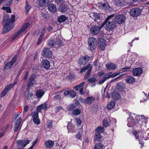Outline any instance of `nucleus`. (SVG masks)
<instances>
[{
	"mask_svg": "<svg viewBox=\"0 0 149 149\" xmlns=\"http://www.w3.org/2000/svg\"><path fill=\"white\" fill-rule=\"evenodd\" d=\"M15 16L12 15L11 19H9V16L7 14L4 15L3 17V24L4 25L2 31V33L5 34L11 30L14 26V21Z\"/></svg>",
	"mask_w": 149,
	"mask_h": 149,
	"instance_id": "f257e3e1",
	"label": "nucleus"
},
{
	"mask_svg": "<svg viewBox=\"0 0 149 149\" xmlns=\"http://www.w3.org/2000/svg\"><path fill=\"white\" fill-rule=\"evenodd\" d=\"M114 15H112L108 16L101 26V27L105 25V26L110 30L114 29L116 27L115 22L112 21V18L113 17Z\"/></svg>",
	"mask_w": 149,
	"mask_h": 149,
	"instance_id": "f03ea898",
	"label": "nucleus"
},
{
	"mask_svg": "<svg viewBox=\"0 0 149 149\" xmlns=\"http://www.w3.org/2000/svg\"><path fill=\"white\" fill-rule=\"evenodd\" d=\"M36 78V75L35 74H32L28 80V81L26 86V89L29 90L31 88L33 87L34 84H36L35 79Z\"/></svg>",
	"mask_w": 149,
	"mask_h": 149,
	"instance_id": "7ed1b4c3",
	"label": "nucleus"
},
{
	"mask_svg": "<svg viewBox=\"0 0 149 149\" xmlns=\"http://www.w3.org/2000/svg\"><path fill=\"white\" fill-rule=\"evenodd\" d=\"M88 44L91 51H93L97 46V40L94 37H90L88 40Z\"/></svg>",
	"mask_w": 149,
	"mask_h": 149,
	"instance_id": "20e7f679",
	"label": "nucleus"
},
{
	"mask_svg": "<svg viewBox=\"0 0 149 149\" xmlns=\"http://www.w3.org/2000/svg\"><path fill=\"white\" fill-rule=\"evenodd\" d=\"M30 25V24L29 23H26L12 37V41L14 40L15 38L19 35L22 33Z\"/></svg>",
	"mask_w": 149,
	"mask_h": 149,
	"instance_id": "39448f33",
	"label": "nucleus"
},
{
	"mask_svg": "<svg viewBox=\"0 0 149 149\" xmlns=\"http://www.w3.org/2000/svg\"><path fill=\"white\" fill-rule=\"evenodd\" d=\"M141 10L138 8H134L131 9L130 13L131 16L133 17H137L141 15Z\"/></svg>",
	"mask_w": 149,
	"mask_h": 149,
	"instance_id": "423d86ee",
	"label": "nucleus"
},
{
	"mask_svg": "<svg viewBox=\"0 0 149 149\" xmlns=\"http://www.w3.org/2000/svg\"><path fill=\"white\" fill-rule=\"evenodd\" d=\"M30 142V141L28 140H19L16 141V144L18 146L21 147V148H24V147L29 144Z\"/></svg>",
	"mask_w": 149,
	"mask_h": 149,
	"instance_id": "0eeeda50",
	"label": "nucleus"
},
{
	"mask_svg": "<svg viewBox=\"0 0 149 149\" xmlns=\"http://www.w3.org/2000/svg\"><path fill=\"white\" fill-rule=\"evenodd\" d=\"M42 55L47 58H51L52 56V51L48 48H45L42 50Z\"/></svg>",
	"mask_w": 149,
	"mask_h": 149,
	"instance_id": "6e6552de",
	"label": "nucleus"
},
{
	"mask_svg": "<svg viewBox=\"0 0 149 149\" xmlns=\"http://www.w3.org/2000/svg\"><path fill=\"white\" fill-rule=\"evenodd\" d=\"M125 17L123 14H119L115 17V21L119 24H122L125 21Z\"/></svg>",
	"mask_w": 149,
	"mask_h": 149,
	"instance_id": "1a4fd4ad",
	"label": "nucleus"
},
{
	"mask_svg": "<svg viewBox=\"0 0 149 149\" xmlns=\"http://www.w3.org/2000/svg\"><path fill=\"white\" fill-rule=\"evenodd\" d=\"M38 114V112L33 111L32 113L31 114L34 123L38 125L40 123V121L39 118Z\"/></svg>",
	"mask_w": 149,
	"mask_h": 149,
	"instance_id": "9d476101",
	"label": "nucleus"
},
{
	"mask_svg": "<svg viewBox=\"0 0 149 149\" xmlns=\"http://www.w3.org/2000/svg\"><path fill=\"white\" fill-rule=\"evenodd\" d=\"M17 59V57L15 56L12 58L11 60L6 63L4 67V68L6 70L9 69L11 66L15 62Z\"/></svg>",
	"mask_w": 149,
	"mask_h": 149,
	"instance_id": "9b49d317",
	"label": "nucleus"
},
{
	"mask_svg": "<svg viewBox=\"0 0 149 149\" xmlns=\"http://www.w3.org/2000/svg\"><path fill=\"white\" fill-rule=\"evenodd\" d=\"M102 28L101 26L100 27L98 26L93 25L90 27V31L92 34L97 35L99 33Z\"/></svg>",
	"mask_w": 149,
	"mask_h": 149,
	"instance_id": "f8f14e48",
	"label": "nucleus"
},
{
	"mask_svg": "<svg viewBox=\"0 0 149 149\" xmlns=\"http://www.w3.org/2000/svg\"><path fill=\"white\" fill-rule=\"evenodd\" d=\"M89 58L90 57L87 56H82L79 59V63L81 65H86L88 62Z\"/></svg>",
	"mask_w": 149,
	"mask_h": 149,
	"instance_id": "ddd939ff",
	"label": "nucleus"
},
{
	"mask_svg": "<svg viewBox=\"0 0 149 149\" xmlns=\"http://www.w3.org/2000/svg\"><path fill=\"white\" fill-rule=\"evenodd\" d=\"M76 93L74 91L71 90L66 91L64 92V94L65 96H68L72 98H74L76 95Z\"/></svg>",
	"mask_w": 149,
	"mask_h": 149,
	"instance_id": "4468645a",
	"label": "nucleus"
},
{
	"mask_svg": "<svg viewBox=\"0 0 149 149\" xmlns=\"http://www.w3.org/2000/svg\"><path fill=\"white\" fill-rule=\"evenodd\" d=\"M143 70L141 68H137L134 69L133 70V75L134 76H139L142 73Z\"/></svg>",
	"mask_w": 149,
	"mask_h": 149,
	"instance_id": "2eb2a0df",
	"label": "nucleus"
},
{
	"mask_svg": "<svg viewBox=\"0 0 149 149\" xmlns=\"http://www.w3.org/2000/svg\"><path fill=\"white\" fill-rule=\"evenodd\" d=\"M41 64L42 67L46 69H48L50 67V62L47 60H43Z\"/></svg>",
	"mask_w": 149,
	"mask_h": 149,
	"instance_id": "dca6fc26",
	"label": "nucleus"
},
{
	"mask_svg": "<svg viewBox=\"0 0 149 149\" xmlns=\"http://www.w3.org/2000/svg\"><path fill=\"white\" fill-rule=\"evenodd\" d=\"M100 7L102 9L107 10H110V7L107 2L101 3L100 5Z\"/></svg>",
	"mask_w": 149,
	"mask_h": 149,
	"instance_id": "f3484780",
	"label": "nucleus"
},
{
	"mask_svg": "<svg viewBox=\"0 0 149 149\" xmlns=\"http://www.w3.org/2000/svg\"><path fill=\"white\" fill-rule=\"evenodd\" d=\"M47 7L49 11L51 13H54L56 11V6L53 3L49 4Z\"/></svg>",
	"mask_w": 149,
	"mask_h": 149,
	"instance_id": "a211bd4d",
	"label": "nucleus"
},
{
	"mask_svg": "<svg viewBox=\"0 0 149 149\" xmlns=\"http://www.w3.org/2000/svg\"><path fill=\"white\" fill-rule=\"evenodd\" d=\"M55 41L52 38L49 39L47 42V45L48 47H55Z\"/></svg>",
	"mask_w": 149,
	"mask_h": 149,
	"instance_id": "6ab92c4d",
	"label": "nucleus"
},
{
	"mask_svg": "<svg viewBox=\"0 0 149 149\" xmlns=\"http://www.w3.org/2000/svg\"><path fill=\"white\" fill-rule=\"evenodd\" d=\"M95 98L93 96L88 97L85 99V103L88 105L91 104L95 101Z\"/></svg>",
	"mask_w": 149,
	"mask_h": 149,
	"instance_id": "aec40b11",
	"label": "nucleus"
},
{
	"mask_svg": "<svg viewBox=\"0 0 149 149\" xmlns=\"http://www.w3.org/2000/svg\"><path fill=\"white\" fill-rule=\"evenodd\" d=\"M54 142L53 141L50 140L46 141L45 142V145L46 147L48 148H51L54 145Z\"/></svg>",
	"mask_w": 149,
	"mask_h": 149,
	"instance_id": "412c9836",
	"label": "nucleus"
},
{
	"mask_svg": "<svg viewBox=\"0 0 149 149\" xmlns=\"http://www.w3.org/2000/svg\"><path fill=\"white\" fill-rule=\"evenodd\" d=\"M115 3L116 5L119 6H123L125 4L124 0H115Z\"/></svg>",
	"mask_w": 149,
	"mask_h": 149,
	"instance_id": "4be33fe9",
	"label": "nucleus"
},
{
	"mask_svg": "<svg viewBox=\"0 0 149 149\" xmlns=\"http://www.w3.org/2000/svg\"><path fill=\"white\" fill-rule=\"evenodd\" d=\"M125 88V85L120 82L118 83L116 86V89L119 91H122Z\"/></svg>",
	"mask_w": 149,
	"mask_h": 149,
	"instance_id": "5701e85b",
	"label": "nucleus"
},
{
	"mask_svg": "<svg viewBox=\"0 0 149 149\" xmlns=\"http://www.w3.org/2000/svg\"><path fill=\"white\" fill-rule=\"evenodd\" d=\"M59 9L62 13H64L67 11L68 10V6L65 5H60Z\"/></svg>",
	"mask_w": 149,
	"mask_h": 149,
	"instance_id": "b1692460",
	"label": "nucleus"
},
{
	"mask_svg": "<svg viewBox=\"0 0 149 149\" xmlns=\"http://www.w3.org/2000/svg\"><path fill=\"white\" fill-rule=\"evenodd\" d=\"M45 93V91L43 90H39L37 91L36 95L38 98H40L42 97Z\"/></svg>",
	"mask_w": 149,
	"mask_h": 149,
	"instance_id": "393cba45",
	"label": "nucleus"
},
{
	"mask_svg": "<svg viewBox=\"0 0 149 149\" xmlns=\"http://www.w3.org/2000/svg\"><path fill=\"white\" fill-rule=\"evenodd\" d=\"M112 97L115 100H119L121 97L119 94L117 92L113 93L112 95Z\"/></svg>",
	"mask_w": 149,
	"mask_h": 149,
	"instance_id": "a878e982",
	"label": "nucleus"
},
{
	"mask_svg": "<svg viewBox=\"0 0 149 149\" xmlns=\"http://www.w3.org/2000/svg\"><path fill=\"white\" fill-rule=\"evenodd\" d=\"M106 67L107 69L110 70H114L116 68V65L112 63H111L110 64H106Z\"/></svg>",
	"mask_w": 149,
	"mask_h": 149,
	"instance_id": "bb28decb",
	"label": "nucleus"
},
{
	"mask_svg": "<svg viewBox=\"0 0 149 149\" xmlns=\"http://www.w3.org/2000/svg\"><path fill=\"white\" fill-rule=\"evenodd\" d=\"M67 17L64 15H61L58 18V22L59 23H62L66 21Z\"/></svg>",
	"mask_w": 149,
	"mask_h": 149,
	"instance_id": "cd10ccee",
	"label": "nucleus"
},
{
	"mask_svg": "<svg viewBox=\"0 0 149 149\" xmlns=\"http://www.w3.org/2000/svg\"><path fill=\"white\" fill-rule=\"evenodd\" d=\"M111 77V75H105L104 76V78L102 80H100L98 83L99 85H101L106 80Z\"/></svg>",
	"mask_w": 149,
	"mask_h": 149,
	"instance_id": "c85d7f7f",
	"label": "nucleus"
},
{
	"mask_svg": "<svg viewBox=\"0 0 149 149\" xmlns=\"http://www.w3.org/2000/svg\"><path fill=\"white\" fill-rule=\"evenodd\" d=\"M39 4L41 6H47L49 1V0H39Z\"/></svg>",
	"mask_w": 149,
	"mask_h": 149,
	"instance_id": "c756f323",
	"label": "nucleus"
},
{
	"mask_svg": "<svg viewBox=\"0 0 149 149\" xmlns=\"http://www.w3.org/2000/svg\"><path fill=\"white\" fill-rule=\"evenodd\" d=\"M104 131V128L100 126L97 127L95 130V132L100 134L101 133H103Z\"/></svg>",
	"mask_w": 149,
	"mask_h": 149,
	"instance_id": "7c9ffc66",
	"label": "nucleus"
},
{
	"mask_svg": "<svg viewBox=\"0 0 149 149\" xmlns=\"http://www.w3.org/2000/svg\"><path fill=\"white\" fill-rule=\"evenodd\" d=\"M126 81L129 83H132L135 81V79L132 77H128L125 78Z\"/></svg>",
	"mask_w": 149,
	"mask_h": 149,
	"instance_id": "2f4dec72",
	"label": "nucleus"
},
{
	"mask_svg": "<svg viewBox=\"0 0 149 149\" xmlns=\"http://www.w3.org/2000/svg\"><path fill=\"white\" fill-rule=\"evenodd\" d=\"M115 104L116 102H115L111 101L107 105V108L108 109H112L115 106Z\"/></svg>",
	"mask_w": 149,
	"mask_h": 149,
	"instance_id": "473e14b6",
	"label": "nucleus"
},
{
	"mask_svg": "<svg viewBox=\"0 0 149 149\" xmlns=\"http://www.w3.org/2000/svg\"><path fill=\"white\" fill-rule=\"evenodd\" d=\"M33 95L32 93L29 91L25 93V97L27 100H30Z\"/></svg>",
	"mask_w": 149,
	"mask_h": 149,
	"instance_id": "72a5a7b5",
	"label": "nucleus"
},
{
	"mask_svg": "<svg viewBox=\"0 0 149 149\" xmlns=\"http://www.w3.org/2000/svg\"><path fill=\"white\" fill-rule=\"evenodd\" d=\"M55 43V45H57L59 47L62 46L63 45L62 41L59 38H56Z\"/></svg>",
	"mask_w": 149,
	"mask_h": 149,
	"instance_id": "f704fd0d",
	"label": "nucleus"
},
{
	"mask_svg": "<svg viewBox=\"0 0 149 149\" xmlns=\"http://www.w3.org/2000/svg\"><path fill=\"white\" fill-rule=\"evenodd\" d=\"M31 8V6L28 2L26 1V5L25 6V10L26 13H27L30 10Z\"/></svg>",
	"mask_w": 149,
	"mask_h": 149,
	"instance_id": "c9c22d12",
	"label": "nucleus"
},
{
	"mask_svg": "<svg viewBox=\"0 0 149 149\" xmlns=\"http://www.w3.org/2000/svg\"><path fill=\"white\" fill-rule=\"evenodd\" d=\"M100 134L98 133L95 132V134L94 136V139L95 141H98L101 138Z\"/></svg>",
	"mask_w": 149,
	"mask_h": 149,
	"instance_id": "e433bc0d",
	"label": "nucleus"
},
{
	"mask_svg": "<svg viewBox=\"0 0 149 149\" xmlns=\"http://www.w3.org/2000/svg\"><path fill=\"white\" fill-rule=\"evenodd\" d=\"M81 112V110L78 109H76L74 110L72 113L73 115H79Z\"/></svg>",
	"mask_w": 149,
	"mask_h": 149,
	"instance_id": "4c0bfd02",
	"label": "nucleus"
},
{
	"mask_svg": "<svg viewBox=\"0 0 149 149\" xmlns=\"http://www.w3.org/2000/svg\"><path fill=\"white\" fill-rule=\"evenodd\" d=\"M93 149H103L102 145L100 143H98L95 145Z\"/></svg>",
	"mask_w": 149,
	"mask_h": 149,
	"instance_id": "58836bf2",
	"label": "nucleus"
},
{
	"mask_svg": "<svg viewBox=\"0 0 149 149\" xmlns=\"http://www.w3.org/2000/svg\"><path fill=\"white\" fill-rule=\"evenodd\" d=\"M76 108V107L75 105L73 104H70V105L68 106V108H67V110L68 111H72L73 110Z\"/></svg>",
	"mask_w": 149,
	"mask_h": 149,
	"instance_id": "ea45409f",
	"label": "nucleus"
},
{
	"mask_svg": "<svg viewBox=\"0 0 149 149\" xmlns=\"http://www.w3.org/2000/svg\"><path fill=\"white\" fill-rule=\"evenodd\" d=\"M84 82H82L79 84L76 85L75 86L74 88L77 91H78L79 88H80L84 85L85 84Z\"/></svg>",
	"mask_w": 149,
	"mask_h": 149,
	"instance_id": "a19ab883",
	"label": "nucleus"
},
{
	"mask_svg": "<svg viewBox=\"0 0 149 149\" xmlns=\"http://www.w3.org/2000/svg\"><path fill=\"white\" fill-rule=\"evenodd\" d=\"M13 85L11 84H8L5 87L4 89L8 92L9 91L13 88Z\"/></svg>",
	"mask_w": 149,
	"mask_h": 149,
	"instance_id": "79ce46f5",
	"label": "nucleus"
},
{
	"mask_svg": "<svg viewBox=\"0 0 149 149\" xmlns=\"http://www.w3.org/2000/svg\"><path fill=\"white\" fill-rule=\"evenodd\" d=\"M98 45L101 44H106V41L103 38H100L98 40Z\"/></svg>",
	"mask_w": 149,
	"mask_h": 149,
	"instance_id": "37998d69",
	"label": "nucleus"
},
{
	"mask_svg": "<svg viewBox=\"0 0 149 149\" xmlns=\"http://www.w3.org/2000/svg\"><path fill=\"white\" fill-rule=\"evenodd\" d=\"M21 121L22 118H21L20 117L18 118L15 123V126H19Z\"/></svg>",
	"mask_w": 149,
	"mask_h": 149,
	"instance_id": "c03bdc74",
	"label": "nucleus"
},
{
	"mask_svg": "<svg viewBox=\"0 0 149 149\" xmlns=\"http://www.w3.org/2000/svg\"><path fill=\"white\" fill-rule=\"evenodd\" d=\"M38 140V138H37L35 140L33 141V142L32 143V146L29 148L30 149H32L33 147L37 143Z\"/></svg>",
	"mask_w": 149,
	"mask_h": 149,
	"instance_id": "a18cd8bd",
	"label": "nucleus"
},
{
	"mask_svg": "<svg viewBox=\"0 0 149 149\" xmlns=\"http://www.w3.org/2000/svg\"><path fill=\"white\" fill-rule=\"evenodd\" d=\"M88 81L89 82L94 83L96 81V79L94 77H91L88 80Z\"/></svg>",
	"mask_w": 149,
	"mask_h": 149,
	"instance_id": "49530a36",
	"label": "nucleus"
},
{
	"mask_svg": "<svg viewBox=\"0 0 149 149\" xmlns=\"http://www.w3.org/2000/svg\"><path fill=\"white\" fill-rule=\"evenodd\" d=\"M2 9L4 10H5L7 11V12L11 13V10L10 7H3Z\"/></svg>",
	"mask_w": 149,
	"mask_h": 149,
	"instance_id": "de8ad7c7",
	"label": "nucleus"
},
{
	"mask_svg": "<svg viewBox=\"0 0 149 149\" xmlns=\"http://www.w3.org/2000/svg\"><path fill=\"white\" fill-rule=\"evenodd\" d=\"M134 120H131L130 122L129 121H128L127 125L129 127H131L132 126L134 125Z\"/></svg>",
	"mask_w": 149,
	"mask_h": 149,
	"instance_id": "09e8293b",
	"label": "nucleus"
},
{
	"mask_svg": "<svg viewBox=\"0 0 149 149\" xmlns=\"http://www.w3.org/2000/svg\"><path fill=\"white\" fill-rule=\"evenodd\" d=\"M106 44H101V45H99V47L100 49L102 50H104Z\"/></svg>",
	"mask_w": 149,
	"mask_h": 149,
	"instance_id": "8fccbe9b",
	"label": "nucleus"
},
{
	"mask_svg": "<svg viewBox=\"0 0 149 149\" xmlns=\"http://www.w3.org/2000/svg\"><path fill=\"white\" fill-rule=\"evenodd\" d=\"M7 93L8 92L4 89L1 94L0 97H4Z\"/></svg>",
	"mask_w": 149,
	"mask_h": 149,
	"instance_id": "3c124183",
	"label": "nucleus"
},
{
	"mask_svg": "<svg viewBox=\"0 0 149 149\" xmlns=\"http://www.w3.org/2000/svg\"><path fill=\"white\" fill-rule=\"evenodd\" d=\"M103 123L104 126L105 127H107L109 125L108 121L106 120H103Z\"/></svg>",
	"mask_w": 149,
	"mask_h": 149,
	"instance_id": "603ef678",
	"label": "nucleus"
},
{
	"mask_svg": "<svg viewBox=\"0 0 149 149\" xmlns=\"http://www.w3.org/2000/svg\"><path fill=\"white\" fill-rule=\"evenodd\" d=\"M76 123L77 125H79L81 123V121L80 118H76Z\"/></svg>",
	"mask_w": 149,
	"mask_h": 149,
	"instance_id": "864d4df0",
	"label": "nucleus"
},
{
	"mask_svg": "<svg viewBox=\"0 0 149 149\" xmlns=\"http://www.w3.org/2000/svg\"><path fill=\"white\" fill-rule=\"evenodd\" d=\"M42 107V109L43 110H45L46 109L47 107V105L46 103L42 104L40 105Z\"/></svg>",
	"mask_w": 149,
	"mask_h": 149,
	"instance_id": "5fc2aeb1",
	"label": "nucleus"
},
{
	"mask_svg": "<svg viewBox=\"0 0 149 149\" xmlns=\"http://www.w3.org/2000/svg\"><path fill=\"white\" fill-rule=\"evenodd\" d=\"M29 73L27 71H26L25 73V75L23 78V79L26 80L27 79Z\"/></svg>",
	"mask_w": 149,
	"mask_h": 149,
	"instance_id": "6e6d98bb",
	"label": "nucleus"
},
{
	"mask_svg": "<svg viewBox=\"0 0 149 149\" xmlns=\"http://www.w3.org/2000/svg\"><path fill=\"white\" fill-rule=\"evenodd\" d=\"M43 37L40 36L37 42V44L38 45H39L41 43V40L43 38Z\"/></svg>",
	"mask_w": 149,
	"mask_h": 149,
	"instance_id": "4d7b16f0",
	"label": "nucleus"
},
{
	"mask_svg": "<svg viewBox=\"0 0 149 149\" xmlns=\"http://www.w3.org/2000/svg\"><path fill=\"white\" fill-rule=\"evenodd\" d=\"M47 126L49 128H50L52 127V121H49L47 122Z\"/></svg>",
	"mask_w": 149,
	"mask_h": 149,
	"instance_id": "13d9d810",
	"label": "nucleus"
},
{
	"mask_svg": "<svg viewBox=\"0 0 149 149\" xmlns=\"http://www.w3.org/2000/svg\"><path fill=\"white\" fill-rule=\"evenodd\" d=\"M42 109V107L40 105L39 106H38L36 110L37 111L36 112H38V113L39 112H40L41 111V109Z\"/></svg>",
	"mask_w": 149,
	"mask_h": 149,
	"instance_id": "bf43d9fd",
	"label": "nucleus"
},
{
	"mask_svg": "<svg viewBox=\"0 0 149 149\" xmlns=\"http://www.w3.org/2000/svg\"><path fill=\"white\" fill-rule=\"evenodd\" d=\"M94 17L93 19L95 20H96L97 19H99V17L97 13L94 14Z\"/></svg>",
	"mask_w": 149,
	"mask_h": 149,
	"instance_id": "052dcab7",
	"label": "nucleus"
},
{
	"mask_svg": "<svg viewBox=\"0 0 149 149\" xmlns=\"http://www.w3.org/2000/svg\"><path fill=\"white\" fill-rule=\"evenodd\" d=\"M92 67L90 64H88L86 66L84 67L83 69H84L85 70H88V68H90Z\"/></svg>",
	"mask_w": 149,
	"mask_h": 149,
	"instance_id": "680f3d73",
	"label": "nucleus"
},
{
	"mask_svg": "<svg viewBox=\"0 0 149 149\" xmlns=\"http://www.w3.org/2000/svg\"><path fill=\"white\" fill-rule=\"evenodd\" d=\"M81 133L80 132H78L76 135V137L77 139H80L81 137Z\"/></svg>",
	"mask_w": 149,
	"mask_h": 149,
	"instance_id": "e2e57ef3",
	"label": "nucleus"
},
{
	"mask_svg": "<svg viewBox=\"0 0 149 149\" xmlns=\"http://www.w3.org/2000/svg\"><path fill=\"white\" fill-rule=\"evenodd\" d=\"M83 89L84 88L82 87L79 90V93L81 95H84L85 93V92L83 91Z\"/></svg>",
	"mask_w": 149,
	"mask_h": 149,
	"instance_id": "0e129e2a",
	"label": "nucleus"
},
{
	"mask_svg": "<svg viewBox=\"0 0 149 149\" xmlns=\"http://www.w3.org/2000/svg\"><path fill=\"white\" fill-rule=\"evenodd\" d=\"M29 109V107L28 106H26L24 107V113H25Z\"/></svg>",
	"mask_w": 149,
	"mask_h": 149,
	"instance_id": "69168bd1",
	"label": "nucleus"
},
{
	"mask_svg": "<svg viewBox=\"0 0 149 149\" xmlns=\"http://www.w3.org/2000/svg\"><path fill=\"white\" fill-rule=\"evenodd\" d=\"M8 1H7V2H6V5L8 6H9L10 5L12 1L13 0H8Z\"/></svg>",
	"mask_w": 149,
	"mask_h": 149,
	"instance_id": "338daca9",
	"label": "nucleus"
},
{
	"mask_svg": "<svg viewBox=\"0 0 149 149\" xmlns=\"http://www.w3.org/2000/svg\"><path fill=\"white\" fill-rule=\"evenodd\" d=\"M45 31H46V29H43L41 33V34L40 36H41L42 37H43L45 33Z\"/></svg>",
	"mask_w": 149,
	"mask_h": 149,
	"instance_id": "774afa93",
	"label": "nucleus"
}]
</instances>
